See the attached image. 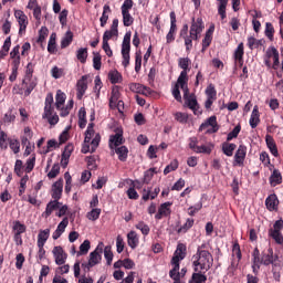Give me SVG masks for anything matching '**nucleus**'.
<instances>
[{
	"instance_id": "obj_1",
	"label": "nucleus",
	"mask_w": 283,
	"mask_h": 283,
	"mask_svg": "<svg viewBox=\"0 0 283 283\" xmlns=\"http://www.w3.org/2000/svg\"><path fill=\"white\" fill-rule=\"evenodd\" d=\"M187 30H189V27L185 25L180 34L185 40L186 50L189 52V50L193 48V41L200 39V34H202V31L205 30V22H202L201 18H197V20L192 19L189 35H187Z\"/></svg>"
},
{
	"instance_id": "obj_2",
	"label": "nucleus",
	"mask_w": 283,
	"mask_h": 283,
	"mask_svg": "<svg viewBox=\"0 0 283 283\" xmlns=\"http://www.w3.org/2000/svg\"><path fill=\"white\" fill-rule=\"evenodd\" d=\"M191 65V60L189 57H180L178 60V66L182 70L175 87L172 88V96L176 101L179 103L182 102V96L180 95V87H186L187 83H189V74L190 69L189 66Z\"/></svg>"
},
{
	"instance_id": "obj_3",
	"label": "nucleus",
	"mask_w": 283,
	"mask_h": 283,
	"mask_svg": "<svg viewBox=\"0 0 283 283\" xmlns=\"http://www.w3.org/2000/svg\"><path fill=\"white\" fill-rule=\"evenodd\" d=\"M213 266V255L207 250L198 249L192 256V269L195 273H207Z\"/></svg>"
},
{
	"instance_id": "obj_4",
	"label": "nucleus",
	"mask_w": 283,
	"mask_h": 283,
	"mask_svg": "<svg viewBox=\"0 0 283 283\" xmlns=\"http://www.w3.org/2000/svg\"><path fill=\"white\" fill-rule=\"evenodd\" d=\"M98 145H101V134L94 130V123H90L85 132L82 154H94L98 149Z\"/></svg>"
},
{
	"instance_id": "obj_5",
	"label": "nucleus",
	"mask_w": 283,
	"mask_h": 283,
	"mask_svg": "<svg viewBox=\"0 0 283 283\" xmlns=\"http://www.w3.org/2000/svg\"><path fill=\"white\" fill-rule=\"evenodd\" d=\"M36 85H39V80L34 77V64L30 62L27 65L25 74L22 80V90H24V95L30 96Z\"/></svg>"
},
{
	"instance_id": "obj_6",
	"label": "nucleus",
	"mask_w": 283,
	"mask_h": 283,
	"mask_svg": "<svg viewBox=\"0 0 283 283\" xmlns=\"http://www.w3.org/2000/svg\"><path fill=\"white\" fill-rule=\"evenodd\" d=\"M53 103L54 96H52V94H48L45 97L44 112L42 114V118L44 120H48L51 127H54V125L59 124V114L54 112V106H52Z\"/></svg>"
},
{
	"instance_id": "obj_7",
	"label": "nucleus",
	"mask_w": 283,
	"mask_h": 283,
	"mask_svg": "<svg viewBox=\"0 0 283 283\" xmlns=\"http://www.w3.org/2000/svg\"><path fill=\"white\" fill-rule=\"evenodd\" d=\"M67 96L63 91H57L55 95V107L60 112V116H69L70 112H72V108L74 107V99H70L67 104L65 105V99ZM65 105V107H64Z\"/></svg>"
},
{
	"instance_id": "obj_8",
	"label": "nucleus",
	"mask_w": 283,
	"mask_h": 283,
	"mask_svg": "<svg viewBox=\"0 0 283 283\" xmlns=\"http://www.w3.org/2000/svg\"><path fill=\"white\" fill-rule=\"evenodd\" d=\"M184 92V98L186 101V105L193 112L195 116H200L202 114V109H200V105H198V99L193 95H189V87L186 84V87H180Z\"/></svg>"
},
{
	"instance_id": "obj_9",
	"label": "nucleus",
	"mask_w": 283,
	"mask_h": 283,
	"mask_svg": "<svg viewBox=\"0 0 283 283\" xmlns=\"http://www.w3.org/2000/svg\"><path fill=\"white\" fill-rule=\"evenodd\" d=\"M109 107L111 109H118L120 113L125 109V103L120 99V88L118 86H113L112 88Z\"/></svg>"
},
{
	"instance_id": "obj_10",
	"label": "nucleus",
	"mask_w": 283,
	"mask_h": 283,
	"mask_svg": "<svg viewBox=\"0 0 283 283\" xmlns=\"http://www.w3.org/2000/svg\"><path fill=\"white\" fill-rule=\"evenodd\" d=\"M130 43H132V32L128 31L125 33L123 43H122V56H123L122 65H124L125 67L129 65V52L132 50Z\"/></svg>"
},
{
	"instance_id": "obj_11",
	"label": "nucleus",
	"mask_w": 283,
	"mask_h": 283,
	"mask_svg": "<svg viewBox=\"0 0 283 283\" xmlns=\"http://www.w3.org/2000/svg\"><path fill=\"white\" fill-rule=\"evenodd\" d=\"M103 249H104L103 242L98 243L96 249L90 253L88 262L85 265V269H92L96 266V264H101V260H103Z\"/></svg>"
},
{
	"instance_id": "obj_12",
	"label": "nucleus",
	"mask_w": 283,
	"mask_h": 283,
	"mask_svg": "<svg viewBox=\"0 0 283 283\" xmlns=\"http://www.w3.org/2000/svg\"><path fill=\"white\" fill-rule=\"evenodd\" d=\"M187 249L184 244H178L174 256L171 259V266L172 269L170 271H180V262H182V259L187 255Z\"/></svg>"
},
{
	"instance_id": "obj_13",
	"label": "nucleus",
	"mask_w": 283,
	"mask_h": 283,
	"mask_svg": "<svg viewBox=\"0 0 283 283\" xmlns=\"http://www.w3.org/2000/svg\"><path fill=\"white\" fill-rule=\"evenodd\" d=\"M266 60L265 65L266 67H271V61H273V70H277L280 67V52L274 46H270L266 51Z\"/></svg>"
},
{
	"instance_id": "obj_14",
	"label": "nucleus",
	"mask_w": 283,
	"mask_h": 283,
	"mask_svg": "<svg viewBox=\"0 0 283 283\" xmlns=\"http://www.w3.org/2000/svg\"><path fill=\"white\" fill-rule=\"evenodd\" d=\"M242 260V251L240 250V244L234 242L232 245V260L229 266V271L233 273L240 266V261Z\"/></svg>"
},
{
	"instance_id": "obj_15",
	"label": "nucleus",
	"mask_w": 283,
	"mask_h": 283,
	"mask_svg": "<svg viewBox=\"0 0 283 283\" xmlns=\"http://www.w3.org/2000/svg\"><path fill=\"white\" fill-rule=\"evenodd\" d=\"M14 17L15 21H18L19 34H25V30H28V25L30 23L28 15L22 10L14 9Z\"/></svg>"
},
{
	"instance_id": "obj_16",
	"label": "nucleus",
	"mask_w": 283,
	"mask_h": 283,
	"mask_svg": "<svg viewBox=\"0 0 283 283\" xmlns=\"http://www.w3.org/2000/svg\"><path fill=\"white\" fill-rule=\"evenodd\" d=\"M25 224L21 223V221H13L12 231H13V240L18 247L23 244V239L21 238L22 233L27 231Z\"/></svg>"
},
{
	"instance_id": "obj_17",
	"label": "nucleus",
	"mask_w": 283,
	"mask_h": 283,
	"mask_svg": "<svg viewBox=\"0 0 283 283\" xmlns=\"http://www.w3.org/2000/svg\"><path fill=\"white\" fill-rule=\"evenodd\" d=\"M218 119L216 116L209 117L205 123H202L199 127L200 132H205L206 134H216L218 132Z\"/></svg>"
},
{
	"instance_id": "obj_18",
	"label": "nucleus",
	"mask_w": 283,
	"mask_h": 283,
	"mask_svg": "<svg viewBox=\"0 0 283 283\" xmlns=\"http://www.w3.org/2000/svg\"><path fill=\"white\" fill-rule=\"evenodd\" d=\"M282 229H283V221L277 220L274 223L273 229H271L269 232V235H271L274 239L276 244H283Z\"/></svg>"
},
{
	"instance_id": "obj_19",
	"label": "nucleus",
	"mask_w": 283,
	"mask_h": 283,
	"mask_svg": "<svg viewBox=\"0 0 283 283\" xmlns=\"http://www.w3.org/2000/svg\"><path fill=\"white\" fill-rule=\"evenodd\" d=\"M52 254L57 266H63V264L67 262V253L65 252V250H63L61 245L54 247L52 250Z\"/></svg>"
},
{
	"instance_id": "obj_20",
	"label": "nucleus",
	"mask_w": 283,
	"mask_h": 283,
	"mask_svg": "<svg viewBox=\"0 0 283 283\" xmlns=\"http://www.w3.org/2000/svg\"><path fill=\"white\" fill-rule=\"evenodd\" d=\"M88 78H90V75H83L82 78L78 80L76 83V92H77L76 97L78 98V101H81V98L85 96V92H87Z\"/></svg>"
},
{
	"instance_id": "obj_21",
	"label": "nucleus",
	"mask_w": 283,
	"mask_h": 283,
	"mask_svg": "<svg viewBox=\"0 0 283 283\" xmlns=\"http://www.w3.org/2000/svg\"><path fill=\"white\" fill-rule=\"evenodd\" d=\"M171 205L174 203L170 201L161 203L158 208V212L155 214L156 220H163V218L171 216Z\"/></svg>"
},
{
	"instance_id": "obj_22",
	"label": "nucleus",
	"mask_w": 283,
	"mask_h": 283,
	"mask_svg": "<svg viewBox=\"0 0 283 283\" xmlns=\"http://www.w3.org/2000/svg\"><path fill=\"white\" fill-rule=\"evenodd\" d=\"M130 92L135 94H143V96H151V88L140 84V83H130L129 84Z\"/></svg>"
},
{
	"instance_id": "obj_23",
	"label": "nucleus",
	"mask_w": 283,
	"mask_h": 283,
	"mask_svg": "<svg viewBox=\"0 0 283 283\" xmlns=\"http://www.w3.org/2000/svg\"><path fill=\"white\" fill-rule=\"evenodd\" d=\"M21 46L20 45H15L11 52H10V63H11V67H17L19 69V66L21 65V53H20Z\"/></svg>"
},
{
	"instance_id": "obj_24",
	"label": "nucleus",
	"mask_w": 283,
	"mask_h": 283,
	"mask_svg": "<svg viewBox=\"0 0 283 283\" xmlns=\"http://www.w3.org/2000/svg\"><path fill=\"white\" fill-rule=\"evenodd\" d=\"M176 12H170V30L168 34L166 35L167 43H171L176 39Z\"/></svg>"
},
{
	"instance_id": "obj_25",
	"label": "nucleus",
	"mask_w": 283,
	"mask_h": 283,
	"mask_svg": "<svg viewBox=\"0 0 283 283\" xmlns=\"http://www.w3.org/2000/svg\"><path fill=\"white\" fill-rule=\"evenodd\" d=\"M67 224H70V219L67 217L63 218V220L57 224L56 230L53 232V240H59L63 233H65V229H67Z\"/></svg>"
},
{
	"instance_id": "obj_26",
	"label": "nucleus",
	"mask_w": 283,
	"mask_h": 283,
	"mask_svg": "<svg viewBox=\"0 0 283 283\" xmlns=\"http://www.w3.org/2000/svg\"><path fill=\"white\" fill-rule=\"evenodd\" d=\"M61 196H63V179H59L52 186V198L61 200Z\"/></svg>"
},
{
	"instance_id": "obj_27",
	"label": "nucleus",
	"mask_w": 283,
	"mask_h": 283,
	"mask_svg": "<svg viewBox=\"0 0 283 283\" xmlns=\"http://www.w3.org/2000/svg\"><path fill=\"white\" fill-rule=\"evenodd\" d=\"M244 158H247V146L240 145L234 155V165H244Z\"/></svg>"
},
{
	"instance_id": "obj_28",
	"label": "nucleus",
	"mask_w": 283,
	"mask_h": 283,
	"mask_svg": "<svg viewBox=\"0 0 283 283\" xmlns=\"http://www.w3.org/2000/svg\"><path fill=\"white\" fill-rule=\"evenodd\" d=\"M73 153H74V145L72 144L66 145L62 154V159H61L62 167H67L70 163V156H72Z\"/></svg>"
},
{
	"instance_id": "obj_29",
	"label": "nucleus",
	"mask_w": 283,
	"mask_h": 283,
	"mask_svg": "<svg viewBox=\"0 0 283 283\" xmlns=\"http://www.w3.org/2000/svg\"><path fill=\"white\" fill-rule=\"evenodd\" d=\"M249 123L252 129H255L260 125V108L258 105L253 107Z\"/></svg>"
},
{
	"instance_id": "obj_30",
	"label": "nucleus",
	"mask_w": 283,
	"mask_h": 283,
	"mask_svg": "<svg viewBox=\"0 0 283 283\" xmlns=\"http://www.w3.org/2000/svg\"><path fill=\"white\" fill-rule=\"evenodd\" d=\"M277 205H280V200L276 195H270L265 199V207L269 211H277Z\"/></svg>"
},
{
	"instance_id": "obj_31",
	"label": "nucleus",
	"mask_w": 283,
	"mask_h": 283,
	"mask_svg": "<svg viewBox=\"0 0 283 283\" xmlns=\"http://www.w3.org/2000/svg\"><path fill=\"white\" fill-rule=\"evenodd\" d=\"M127 244L130 249H136L138 244H140V239L138 238V233L136 231H130L127 233Z\"/></svg>"
},
{
	"instance_id": "obj_32",
	"label": "nucleus",
	"mask_w": 283,
	"mask_h": 283,
	"mask_svg": "<svg viewBox=\"0 0 283 283\" xmlns=\"http://www.w3.org/2000/svg\"><path fill=\"white\" fill-rule=\"evenodd\" d=\"M265 143H266L268 149H270L272 156L277 158V156H280V153L277 151V145H275V139H273V136L266 135Z\"/></svg>"
},
{
	"instance_id": "obj_33",
	"label": "nucleus",
	"mask_w": 283,
	"mask_h": 283,
	"mask_svg": "<svg viewBox=\"0 0 283 283\" xmlns=\"http://www.w3.org/2000/svg\"><path fill=\"white\" fill-rule=\"evenodd\" d=\"M59 207H61V202H59V200L54 199L53 201L49 202L46 205V209L45 211L43 212V218H50V216H52V212L55 210V209H59Z\"/></svg>"
},
{
	"instance_id": "obj_34",
	"label": "nucleus",
	"mask_w": 283,
	"mask_h": 283,
	"mask_svg": "<svg viewBox=\"0 0 283 283\" xmlns=\"http://www.w3.org/2000/svg\"><path fill=\"white\" fill-rule=\"evenodd\" d=\"M109 14H112V8H109V4H105L103 7V13L99 18L101 28H105L107 25V21L109 20Z\"/></svg>"
},
{
	"instance_id": "obj_35",
	"label": "nucleus",
	"mask_w": 283,
	"mask_h": 283,
	"mask_svg": "<svg viewBox=\"0 0 283 283\" xmlns=\"http://www.w3.org/2000/svg\"><path fill=\"white\" fill-rule=\"evenodd\" d=\"M50 238V229L40 230L38 234V247H45V242H48Z\"/></svg>"
},
{
	"instance_id": "obj_36",
	"label": "nucleus",
	"mask_w": 283,
	"mask_h": 283,
	"mask_svg": "<svg viewBox=\"0 0 283 283\" xmlns=\"http://www.w3.org/2000/svg\"><path fill=\"white\" fill-rule=\"evenodd\" d=\"M280 184H282V174L280 170L275 169L270 176V185L271 187H277Z\"/></svg>"
},
{
	"instance_id": "obj_37",
	"label": "nucleus",
	"mask_w": 283,
	"mask_h": 283,
	"mask_svg": "<svg viewBox=\"0 0 283 283\" xmlns=\"http://www.w3.org/2000/svg\"><path fill=\"white\" fill-rule=\"evenodd\" d=\"M118 145H123V134L117 133L109 137V147L114 149V147H118Z\"/></svg>"
},
{
	"instance_id": "obj_38",
	"label": "nucleus",
	"mask_w": 283,
	"mask_h": 283,
	"mask_svg": "<svg viewBox=\"0 0 283 283\" xmlns=\"http://www.w3.org/2000/svg\"><path fill=\"white\" fill-rule=\"evenodd\" d=\"M108 78L114 85H116V83H123V75L117 70L111 71L108 73Z\"/></svg>"
},
{
	"instance_id": "obj_39",
	"label": "nucleus",
	"mask_w": 283,
	"mask_h": 283,
	"mask_svg": "<svg viewBox=\"0 0 283 283\" xmlns=\"http://www.w3.org/2000/svg\"><path fill=\"white\" fill-rule=\"evenodd\" d=\"M35 165H36V155L33 154L27 159L24 165V171L27 174H30L32 169H34Z\"/></svg>"
},
{
	"instance_id": "obj_40",
	"label": "nucleus",
	"mask_w": 283,
	"mask_h": 283,
	"mask_svg": "<svg viewBox=\"0 0 283 283\" xmlns=\"http://www.w3.org/2000/svg\"><path fill=\"white\" fill-rule=\"evenodd\" d=\"M101 208H92V210L86 213V218L91 220V222H96V220L101 218Z\"/></svg>"
},
{
	"instance_id": "obj_41",
	"label": "nucleus",
	"mask_w": 283,
	"mask_h": 283,
	"mask_svg": "<svg viewBox=\"0 0 283 283\" xmlns=\"http://www.w3.org/2000/svg\"><path fill=\"white\" fill-rule=\"evenodd\" d=\"M155 174H160V169L158 168H149L144 172V182L146 185H149L151 182V178H154Z\"/></svg>"
},
{
	"instance_id": "obj_42",
	"label": "nucleus",
	"mask_w": 283,
	"mask_h": 283,
	"mask_svg": "<svg viewBox=\"0 0 283 283\" xmlns=\"http://www.w3.org/2000/svg\"><path fill=\"white\" fill-rule=\"evenodd\" d=\"M243 56H244V43L241 42L234 51V61H237L238 63H240V65H242Z\"/></svg>"
},
{
	"instance_id": "obj_43",
	"label": "nucleus",
	"mask_w": 283,
	"mask_h": 283,
	"mask_svg": "<svg viewBox=\"0 0 283 283\" xmlns=\"http://www.w3.org/2000/svg\"><path fill=\"white\" fill-rule=\"evenodd\" d=\"M90 249H92L90 240H84L80 245V251H77V258H81V255H87V253H90Z\"/></svg>"
},
{
	"instance_id": "obj_44",
	"label": "nucleus",
	"mask_w": 283,
	"mask_h": 283,
	"mask_svg": "<svg viewBox=\"0 0 283 283\" xmlns=\"http://www.w3.org/2000/svg\"><path fill=\"white\" fill-rule=\"evenodd\" d=\"M235 147H238L235 144L226 142L222 144V151L226 156L231 157L233 156V151H235Z\"/></svg>"
},
{
	"instance_id": "obj_45",
	"label": "nucleus",
	"mask_w": 283,
	"mask_h": 283,
	"mask_svg": "<svg viewBox=\"0 0 283 283\" xmlns=\"http://www.w3.org/2000/svg\"><path fill=\"white\" fill-rule=\"evenodd\" d=\"M74 39V33H72V31H66L65 35L63 36L62 41H61V48L65 49L69 48V45L72 43Z\"/></svg>"
},
{
	"instance_id": "obj_46",
	"label": "nucleus",
	"mask_w": 283,
	"mask_h": 283,
	"mask_svg": "<svg viewBox=\"0 0 283 283\" xmlns=\"http://www.w3.org/2000/svg\"><path fill=\"white\" fill-rule=\"evenodd\" d=\"M32 136H33L32 129L30 127H24L23 135L21 136L22 145H28V143L32 140Z\"/></svg>"
},
{
	"instance_id": "obj_47",
	"label": "nucleus",
	"mask_w": 283,
	"mask_h": 283,
	"mask_svg": "<svg viewBox=\"0 0 283 283\" xmlns=\"http://www.w3.org/2000/svg\"><path fill=\"white\" fill-rule=\"evenodd\" d=\"M262 43H264V40H258L253 36L248 38V48H250V50H255L256 48H260Z\"/></svg>"
},
{
	"instance_id": "obj_48",
	"label": "nucleus",
	"mask_w": 283,
	"mask_h": 283,
	"mask_svg": "<svg viewBox=\"0 0 283 283\" xmlns=\"http://www.w3.org/2000/svg\"><path fill=\"white\" fill-rule=\"evenodd\" d=\"M207 272H195L192 274V283H205L207 282V275H205Z\"/></svg>"
},
{
	"instance_id": "obj_49",
	"label": "nucleus",
	"mask_w": 283,
	"mask_h": 283,
	"mask_svg": "<svg viewBox=\"0 0 283 283\" xmlns=\"http://www.w3.org/2000/svg\"><path fill=\"white\" fill-rule=\"evenodd\" d=\"M213 151V144L209 143L196 149V154H211Z\"/></svg>"
},
{
	"instance_id": "obj_50",
	"label": "nucleus",
	"mask_w": 283,
	"mask_h": 283,
	"mask_svg": "<svg viewBox=\"0 0 283 283\" xmlns=\"http://www.w3.org/2000/svg\"><path fill=\"white\" fill-rule=\"evenodd\" d=\"M264 34H265V36H268V39L270 41H273V36L275 34V29L273 28V24L271 22L265 23Z\"/></svg>"
},
{
	"instance_id": "obj_51",
	"label": "nucleus",
	"mask_w": 283,
	"mask_h": 283,
	"mask_svg": "<svg viewBox=\"0 0 283 283\" xmlns=\"http://www.w3.org/2000/svg\"><path fill=\"white\" fill-rule=\"evenodd\" d=\"M76 57L80 63H85L87 61V49L86 48H81L76 52Z\"/></svg>"
},
{
	"instance_id": "obj_52",
	"label": "nucleus",
	"mask_w": 283,
	"mask_h": 283,
	"mask_svg": "<svg viewBox=\"0 0 283 283\" xmlns=\"http://www.w3.org/2000/svg\"><path fill=\"white\" fill-rule=\"evenodd\" d=\"M23 171H25V166H23V161L20 159H17L14 164V174L21 177L23 176Z\"/></svg>"
},
{
	"instance_id": "obj_53",
	"label": "nucleus",
	"mask_w": 283,
	"mask_h": 283,
	"mask_svg": "<svg viewBox=\"0 0 283 283\" xmlns=\"http://www.w3.org/2000/svg\"><path fill=\"white\" fill-rule=\"evenodd\" d=\"M123 15V24L125 25V28H129V25L134 24V18L132 17V14L129 12H122Z\"/></svg>"
},
{
	"instance_id": "obj_54",
	"label": "nucleus",
	"mask_w": 283,
	"mask_h": 283,
	"mask_svg": "<svg viewBox=\"0 0 283 283\" xmlns=\"http://www.w3.org/2000/svg\"><path fill=\"white\" fill-rule=\"evenodd\" d=\"M261 264L269 266V264H273V250H269V254H264L261 259Z\"/></svg>"
},
{
	"instance_id": "obj_55",
	"label": "nucleus",
	"mask_w": 283,
	"mask_h": 283,
	"mask_svg": "<svg viewBox=\"0 0 283 283\" xmlns=\"http://www.w3.org/2000/svg\"><path fill=\"white\" fill-rule=\"evenodd\" d=\"M115 151H116L119 160H122V161L127 160V154H128L127 147L120 146Z\"/></svg>"
},
{
	"instance_id": "obj_56",
	"label": "nucleus",
	"mask_w": 283,
	"mask_h": 283,
	"mask_svg": "<svg viewBox=\"0 0 283 283\" xmlns=\"http://www.w3.org/2000/svg\"><path fill=\"white\" fill-rule=\"evenodd\" d=\"M9 147L13 154H19L21 151V143L18 139H10Z\"/></svg>"
},
{
	"instance_id": "obj_57",
	"label": "nucleus",
	"mask_w": 283,
	"mask_h": 283,
	"mask_svg": "<svg viewBox=\"0 0 283 283\" xmlns=\"http://www.w3.org/2000/svg\"><path fill=\"white\" fill-rule=\"evenodd\" d=\"M135 229H138L143 235H149V226L143 221L138 222L136 226H135Z\"/></svg>"
},
{
	"instance_id": "obj_58",
	"label": "nucleus",
	"mask_w": 283,
	"mask_h": 283,
	"mask_svg": "<svg viewBox=\"0 0 283 283\" xmlns=\"http://www.w3.org/2000/svg\"><path fill=\"white\" fill-rule=\"evenodd\" d=\"M65 72L63 71V69L59 67V66H53L51 70V76L53 78H62L64 76Z\"/></svg>"
},
{
	"instance_id": "obj_59",
	"label": "nucleus",
	"mask_w": 283,
	"mask_h": 283,
	"mask_svg": "<svg viewBox=\"0 0 283 283\" xmlns=\"http://www.w3.org/2000/svg\"><path fill=\"white\" fill-rule=\"evenodd\" d=\"M114 36H118V31L107 30L103 34V41L109 43V39H114Z\"/></svg>"
},
{
	"instance_id": "obj_60",
	"label": "nucleus",
	"mask_w": 283,
	"mask_h": 283,
	"mask_svg": "<svg viewBox=\"0 0 283 283\" xmlns=\"http://www.w3.org/2000/svg\"><path fill=\"white\" fill-rule=\"evenodd\" d=\"M175 120H177L178 123H187V120H189V114L187 113H182V112H177L175 113Z\"/></svg>"
},
{
	"instance_id": "obj_61",
	"label": "nucleus",
	"mask_w": 283,
	"mask_h": 283,
	"mask_svg": "<svg viewBox=\"0 0 283 283\" xmlns=\"http://www.w3.org/2000/svg\"><path fill=\"white\" fill-rule=\"evenodd\" d=\"M59 174H61V166H59V164H54L48 174V178H50V179L56 178V176H59Z\"/></svg>"
},
{
	"instance_id": "obj_62",
	"label": "nucleus",
	"mask_w": 283,
	"mask_h": 283,
	"mask_svg": "<svg viewBox=\"0 0 283 283\" xmlns=\"http://www.w3.org/2000/svg\"><path fill=\"white\" fill-rule=\"evenodd\" d=\"M193 219H187L186 223L179 228L178 233H187L193 227Z\"/></svg>"
},
{
	"instance_id": "obj_63",
	"label": "nucleus",
	"mask_w": 283,
	"mask_h": 283,
	"mask_svg": "<svg viewBox=\"0 0 283 283\" xmlns=\"http://www.w3.org/2000/svg\"><path fill=\"white\" fill-rule=\"evenodd\" d=\"M178 169V161L177 159H174L165 169L164 175L167 176V174H171V171H176Z\"/></svg>"
},
{
	"instance_id": "obj_64",
	"label": "nucleus",
	"mask_w": 283,
	"mask_h": 283,
	"mask_svg": "<svg viewBox=\"0 0 283 283\" xmlns=\"http://www.w3.org/2000/svg\"><path fill=\"white\" fill-rule=\"evenodd\" d=\"M0 149H8V134L0 132Z\"/></svg>"
}]
</instances>
